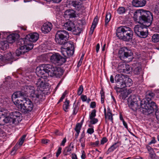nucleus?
Returning <instances> with one entry per match:
<instances>
[{
	"label": "nucleus",
	"instance_id": "16",
	"mask_svg": "<svg viewBox=\"0 0 159 159\" xmlns=\"http://www.w3.org/2000/svg\"><path fill=\"white\" fill-rule=\"evenodd\" d=\"M61 52L62 54L66 57L67 58L72 56L74 52V48L73 46L71 45L70 47H68L66 48L61 47Z\"/></svg>",
	"mask_w": 159,
	"mask_h": 159
},
{
	"label": "nucleus",
	"instance_id": "10",
	"mask_svg": "<svg viewBox=\"0 0 159 159\" xmlns=\"http://www.w3.org/2000/svg\"><path fill=\"white\" fill-rule=\"evenodd\" d=\"M50 67L49 70V77L60 78L63 75V71L61 67H54L50 64Z\"/></svg>",
	"mask_w": 159,
	"mask_h": 159
},
{
	"label": "nucleus",
	"instance_id": "60",
	"mask_svg": "<svg viewBox=\"0 0 159 159\" xmlns=\"http://www.w3.org/2000/svg\"><path fill=\"white\" fill-rule=\"evenodd\" d=\"M147 148L149 151V153L152 152H154L153 149L149 146H147Z\"/></svg>",
	"mask_w": 159,
	"mask_h": 159
},
{
	"label": "nucleus",
	"instance_id": "55",
	"mask_svg": "<svg viewBox=\"0 0 159 159\" xmlns=\"http://www.w3.org/2000/svg\"><path fill=\"white\" fill-rule=\"evenodd\" d=\"M84 56V55L82 54L79 61L78 63V64L77 65V66L78 67H79L81 65L82 63V60L83 59Z\"/></svg>",
	"mask_w": 159,
	"mask_h": 159
},
{
	"label": "nucleus",
	"instance_id": "32",
	"mask_svg": "<svg viewBox=\"0 0 159 159\" xmlns=\"http://www.w3.org/2000/svg\"><path fill=\"white\" fill-rule=\"evenodd\" d=\"M123 84H124L125 85V86H124V88L129 87L132 84V80L131 79L127 77V75H125V79H124V81Z\"/></svg>",
	"mask_w": 159,
	"mask_h": 159
},
{
	"label": "nucleus",
	"instance_id": "3",
	"mask_svg": "<svg viewBox=\"0 0 159 159\" xmlns=\"http://www.w3.org/2000/svg\"><path fill=\"white\" fill-rule=\"evenodd\" d=\"M133 33L131 29L127 26H121L116 30V34L120 39L128 41L132 39Z\"/></svg>",
	"mask_w": 159,
	"mask_h": 159
},
{
	"label": "nucleus",
	"instance_id": "30",
	"mask_svg": "<svg viewBox=\"0 0 159 159\" xmlns=\"http://www.w3.org/2000/svg\"><path fill=\"white\" fill-rule=\"evenodd\" d=\"M104 113L105 118L106 119H107L108 120H110L112 122H113V118L112 117V115L109 109H108L107 112V113L106 109L105 108L104 109Z\"/></svg>",
	"mask_w": 159,
	"mask_h": 159
},
{
	"label": "nucleus",
	"instance_id": "64",
	"mask_svg": "<svg viewBox=\"0 0 159 159\" xmlns=\"http://www.w3.org/2000/svg\"><path fill=\"white\" fill-rule=\"evenodd\" d=\"M96 107V103L95 102H92L90 104V107L92 108H94Z\"/></svg>",
	"mask_w": 159,
	"mask_h": 159
},
{
	"label": "nucleus",
	"instance_id": "7",
	"mask_svg": "<svg viewBox=\"0 0 159 159\" xmlns=\"http://www.w3.org/2000/svg\"><path fill=\"white\" fill-rule=\"evenodd\" d=\"M39 37V35L36 33H30L27 35L24 39H21L18 41V44L20 45V43L27 44L29 47L32 45L33 48V44L32 42H35Z\"/></svg>",
	"mask_w": 159,
	"mask_h": 159
},
{
	"label": "nucleus",
	"instance_id": "56",
	"mask_svg": "<svg viewBox=\"0 0 159 159\" xmlns=\"http://www.w3.org/2000/svg\"><path fill=\"white\" fill-rule=\"evenodd\" d=\"M108 141L106 137H103L101 141V144L103 145L106 143Z\"/></svg>",
	"mask_w": 159,
	"mask_h": 159
},
{
	"label": "nucleus",
	"instance_id": "43",
	"mask_svg": "<svg viewBox=\"0 0 159 159\" xmlns=\"http://www.w3.org/2000/svg\"><path fill=\"white\" fill-rule=\"evenodd\" d=\"M73 114L75 115L77 113L79 109V107L77 105L74 104L73 106Z\"/></svg>",
	"mask_w": 159,
	"mask_h": 159
},
{
	"label": "nucleus",
	"instance_id": "44",
	"mask_svg": "<svg viewBox=\"0 0 159 159\" xmlns=\"http://www.w3.org/2000/svg\"><path fill=\"white\" fill-rule=\"evenodd\" d=\"M26 135H24L19 140V144L20 146H21L23 143L26 137Z\"/></svg>",
	"mask_w": 159,
	"mask_h": 159
},
{
	"label": "nucleus",
	"instance_id": "29",
	"mask_svg": "<svg viewBox=\"0 0 159 159\" xmlns=\"http://www.w3.org/2000/svg\"><path fill=\"white\" fill-rule=\"evenodd\" d=\"M19 35L16 34H13L9 35L7 37L8 43H14L19 38Z\"/></svg>",
	"mask_w": 159,
	"mask_h": 159
},
{
	"label": "nucleus",
	"instance_id": "49",
	"mask_svg": "<svg viewBox=\"0 0 159 159\" xmlns=\"http://www.w3.org/2000/svg\"><path fill=\"white\" fill-rule=\"evenodd\" d=\"M83 88L82 85L80 86L77 92V94L79 95H81L83 91Z\"/></svg>",
	"mask_w": 159,
	"mask_h": 159
},
{
	"label": "nucleus",
	"instance_id": "11",
	"mask_svg": "<svg viewBox=\"0 0 159 159\" xmlns=\"http://www.w3.org/2000/svg\"><path fill=\"white\" fill-rule=\"evenodd\" d=\"M139 98L134 95H131L128 98L129 107L134 111L136 110L140 103Z\"/></svg>",
	"mask_w": 159,
	"mask_h": 159
},
{
	"label": "nucleus",
	"instance_id": "12",
	"mask_svg": "<svg viewBox=\"0 0 159 159\" xmlns=\"http://www.w3.org/2000/svg\"><path fill=\"white\" fill-rule=\"evenodd\" d=\"M51 61L57 65H61L66 61V58L62 57L58 53L53 54L50 57Z\"/></svg>",
	"mask_w": 159,
	"mask_h": 159
},
{
	"label": "nucleus",
	"instance_id": "27",
	"mask_svg": "<svg viewBox=\"0 0 159 159\" xmlns=\"http://www.w3.org/2000/svg\"><path fill=\"white\" fill-rule=\"evenodd\" d=\"M146 3V0H133L132 2L133 5L136 7H143Z\"/></svg>",
	"mask_w": 159,
	"mask_h": 159
},
{
	"label": "nucleus",
	"instance_id": "63",
	"mask_svg": "<svg viewBox=\"0 0 159 159\" xmlns=\"http://www.w3.org/2000/svg\"><path fill=\"white\" fill-rule=\"evenodd\" d=\"M85 133L84 131L81 134V137L80 139V142H82V139L85 137Z\"/></svg>",
	"mask_w": 159,
	"mask_h": 159
},
{
	"label": "nucleus",
	"instance_id": "40",
	"mask_svg": "<svg viewBox=\"0 0 159 159\" xmlns=\"http://www.w3.org/2000/svg\"><path fill=\"white\" fill-rule=\"evenodd\" d=\"M149 154V159H159V157L157 156L154 152Z\"/></svg>",
	"mask_w": 159,
	"mask_h": 159
},
{
	"label": "nucleus",
	"instance_id": "14",
	"mask_svg": "<svg viewBox=\"0 0 159 159\" xmlns=\"http://www.w3.org/2000/svg\"><path fill=\"white\" fill-rule=\"evenodd\" d=\"M17 45L21 46L19 49H17L16 52V55L18 56H19L21 55L24 54L25 52L33 48V47L32 45H30L29 47L27 44H23V43H20V45L18 44V42Z\"/></svg>",
	"mask_w": 159,
	"mask_h": 159
},
{
	"label": "nucleus",
	"instance_id": "19",
	"mask_svg": "<svg viewBox=\"0 0 159 159\" xmlns=\"http://www.w3.org/2000/svg\"><path fill=\"white\" fill-rule=\"evenodd\" d=\"M125 76V75H122V74H118L116 75L115 77V80L117 86L124 88L125 85L123 83H124Z\"/></svg>",
	"mask_w": 159,
	"mask_h": 159
},
{
	"label": "nucleus",
	"instance_id": "1",
	"mask_svg": "<svg viewBox=\"0 0 159 159\" xmlns=\"http://www.w3.org/2000/svg\"><path fill=\"white\" fill-rule=\"evenodd\" d=\"M21 114L19 112L15 111L9 114L8 111L4 108H0V125L6 123L17 125L22 120Z\"/></svg>",
	"mask_w": 159,
	"mask_h": 159
},
{
	"label": "nucleus",
	"instance_id": "4",
	"mask_svg": "<svg viewBox=\"0 0 159 159\" xmlns=\"http://www.w3.org/2000/svg\"><path fill=\"white\" fill-rule=\"evenodd\" d=\"M18 109L24 113L30 112L33 108L34 105L32 102L29 98H24L22 99L20 103L17 106Z\"/></svg>",
	"mask_w": 159,
	"mask_h": 159
},
{
	"label": "nucleus",
	"instance_id": "5",
	"mask_svg": "<svg viewBox=\"0 0 159 159\" xmlns=\"http://www.w3.org/2000/svg\"><path fill=\"white\" fill-rule=\"evenodd\" d=\"M69 38L68 32L65 30H60L57 31L55 35L56 42L60 45L67 44V41Z\"/></svg>",
	"mask_w": 159,
	"mask_h": 159
},
{
	"label": "nucleus",
	"instance_id": "33",
	"mask_svg": "<svg viewBox=\"0 0 159 159\" xmlns=\"http://www.w3.org/2000/svg\"><path fill=\"white\" fill-rule=\"evenodd\" d=\"M69 101L66 99L64 102V104L63 106V110L66 112L68 111V109L69 108Z\"/></svg>",
	"mask_w": 159,
	"mask_h": 159
},
{
	"label": "nucleus",
	"instance_id": "48",
	"mask_svg": "<svg viewBox=\"0 0 159 159\" xmlns=\"http://www.w3.org/2000/svg\"><path fill=\"white\" fill-rule=\"evenodd\" d=\"M90 122L92 125H94L97 123L98 121V120L97 118L95 117L91 119H90Z\"/></svg>",
	"mask_w": 159,
	"mask_h": 159
},
{
	"label": "nucleus",
	"instance_id": "25",
	"mask_svg": "<svg viewBox=\"0 0 159 159\" xmlns=\"http://www.w3.org/2000/svg\"><path fill=\"white\" fill-rule=\"evenodd\" d=\"M64 17L66 19L73 18L75 16V11L71 10H66L64 13Z\"/></svg>",
	"mask_w": 159,
	"mask_h": 159
},
{
	"label": "nucleus",
	"instance_id": "15",
	"mask_svg": "<svg viewBox=\"0 0 159 159\" xmlns=\"http://www.w3.org/2000/svg\"><path fill=\"white\" fill-rule=\"evenodd\" d=\"M142 107L145 109L148 112L152 113L157 109V106L155 102H148V103L141 105Z\"/></svg>",
	"mask_w": 159,
	"mask_h": 159
},
{
	"label": "nucleus",
	"instance_id": "52",
	"mask_svg": "<svg viewBox=\"0 0 159 159\" xmlns=\"http://www.w3.org/2000/svg\"><path fill=\"white\" fill-rule=\"evenodd\" d=\"M66 95V92L65 91L63 93L62 95L59 100L57 104H59L60 102L62 101L63 99L65 98Z\"/></svg>",
	"mask_w": 159,
	"mask_h": 159
},
{
	"label": "nucleus",
	"instance_id": "2",
	"mask_svg": "<svg viewBox=\"0 0 159 159\" xmlns=\"http://www.w3.org/2000/svg\"><path fill=\"white\" fill-rule=\"evenodd\" d=\"M134 18L135 21L149 27L152 23L153 15L149 11L142 10L136 11L134 14Z\"/></svg>",
	"mask_w": 159,
	"mask_h": 159
},
{
	"label": "nucleus",
	"instance_id": "39",
	"mask_svg": "<svg viewBox=\"0 0 159 159\" xmlns=\"http://www.w3.org/2000/svg\"><path fill=\"white\" fill-rule=\"evenodd\" d=\"M1 44L2 45L1 48L3 50H5L7 47H8V44L7 41H4L1 42Z\"/></svg>",
	"mask_w": 159,
	"mask_h": 159
},
{
	"label": "nucleus",
	"instance_id": "26",
	"mask_svg": "<svg viewBox=\"0 0 159 159\" xmlns=\"http://www.w3.org/2000/svg\"><path fill=\"white\" fill-rule=\"evenodd\" d=\"M74 148L73 143H71L69 146L66 147L65 148L63 152V154L65 156L70 154L73 150Z\"/></svg>",
	"mask_w": 159,
	"mask_h": 159
},
{
	"label": "nucleus",
	"instance_id": "28",
	"mask_svg": "<svg viewBox=\"0 0 159 159\" xmlns=\"http://www.w3.org/2000/svg\"><path fill=\"white\" fill-rule=\"evenodd\" d=\"M120 144V142L118 141L116 143H115L111 145L110 148H109L107 151L106 152L107 154H108L110 152H113L116 148H118Z\"/></svg>",
	"mask_w": 159,
	"mask_h": 159
},
{
	"label": "nucleus",
	"instance_id": "35",
	"mask_svg": "<svg viewBox=\"0 0 159 159\" xmlns=\"http://www.w3.org/2000/svg\"><path fill=\"white\" fill-rule=\"evenodd\" d=\"M155 96L154 93L151 91H148L146 93V98L151 99Z\"/></svg>",
	"mask_w": 159,
	"mask_h": 159
},
{
	"label": "nucleus",
	"instance_id": "22",
	"mask_svg": "<svg viewBox=\"0 0 159 159\" xmlns=\"http://www.w3.org/2000/svg\"><path fill=\"white\" fill-rule=\"evenodd\" d=\"M64 26L65 29L69 31L74 32L76 30L75 24L72 21H69L65 23Z\"/></svg>",
	"mask_w": 159,
	"mask_h": 159
},
{
	"label": "nucleus",
	"instance_id": "62",
	"mask_svg": "<svg viewBox=\"0 0 159 159\" xmlns=\"http://www.w3.org/2000/svg\"><path fill=\"white\" fill-rule=\"evenodd\" d=\"M81 152L82 155L81 156V158L82 159H85L86 158L85 152L84 151H82Z\"/></svg>",
	"mask_w": 159,
	"mask_h": 159
},
{
	"label": "nucleus",
	"instance_id": "18",
	"mask_svg": "<svg viewBox=\"0 0 159 159\" xmlns=\"http://www.w3.org/2000/svg\"><path fill=\"white\" fill-rule=\"evenodd\" d=\"M25 94L23 92L17 91L15 92L12 95V100L14 103L17 106L20 103L21 99H17V98H20L21 97L24 96Z\"/></svg>",
	"mask_w": 159,
	"mask_h": 159
},
{
	"label": "nucleus",
	"instance_id": "20",
	"mask_svg": "<svg viewBox=\"0 0 159 159\" xmlns=\"http://www.w3.org/2000/svg\"><path fill=\"white\" fill-rule=\"evenodd\" d=\"M52 27V24L50 22L44 23L41 28L42 32L44 34H47L49 32Z\"/></svg>",
	"mask_w": 159,
	"mask_h": 159
},
{
	"label": "nucleus",
	"instance_id": "31",
	"mask_svg": "<svg viewBox=\"0 0 159 159\" xmlns=\"http://www.w3.org/2000/svg\"><path fill=\"white\" fill-rule=\"evenodd\" d=\"M33 87L34 86H32L25 85L22 87L21 92H23V93L25 94L24 95H26L28 93H30L31 89H33Z\"/></svg>",
	"mask_w": 159,
	"mask_h": 159
},
{
	"label": "nucleus",
	"instance_id": "21",
	"mask_svg": "<svg viewBox=\"0 0 159 159\" xmlns=\"http://www.w3.org/2000/svg\"><path fill=\"white\" fill-rule=\"evenodd\" d=\"M45 80L41 78H39L35 83L38 89H42V91L43 92V90L45 89L46 82Z\"/></svg>",
	"mask_w": 159,
	"mask_h": 159
},
{
	"label": "nucleus",
	"instance_id": "46",
	"mask_svg": "<svg viewBox=\"0 0 159 159\" xmlns=\"http://www.w3.org/2000/svg\"><path fill=\"white\" fill-rule=\"evenodd\" d=\"M123 87H121L120 86H116L114 87V89L116 90V92L118 93H121L124 90L122 89Z\"/></svg>",
	"mask_w": 159,
	"mask_h": 159
},
{
	"label": "nucleus",
	"instance_id": "24",
	"mask_svg": "<svg viewBox=\"0 0 159 159\" xmlns=\"http://www.w3.org/2000/svg\"><path fill=\"white\" fill-rule=\"evenodd\" d=\"M70 1V4L72 5L78 11L80 10L82 7L81 3L79 2V0H67Z\"/></svg>",
	"mask_w": 159,
	"mask_h": 159
},
{
	"label": "nucleus",
	"instance_id": "59",
	"mask_svg": "<svg viewBox=\"0 0 159 159\" xmlns=\"http://www.w3.org/2000/svg\"><path fill=\"white\" fill-rule=\"evenodd\" d=\"M82 101L83 102H85L87 100V96L86 95H82L81 97Z\"/></svg>",
	"mask_w": 159,
	"mask_h": 159
},
{
	"label": "nucleus",
	"instance_id": "45",
	"mask_svg": "<svg viewBox=\"0 0 159 159\" xmlns=\"http://www.w3.org/2000/svg\"><path fill=\"white\" fill-rule=\"evenodd\" d=\"M98 17L97 16H96L93 20L91 27L95 28L98 23Z\"/></svg>",
	"mask_w": 159,
	"mask_h": 159
},
{
	"label": "nucleus",
	"instance_id": "17",
	"mask_svg": "<svg viewBox=\"0 0 159 159\" xmlns=\"http://www.w3.org/2000/svg\"><path fill=\"white\" fill-rule=\"evenodd\" d=\"M118 70L120 73H129V71L130 70V66L125 63L121 62L119 63L118 66Z\"/></svg>",
	"mask_w": 159,
	"mask_h": 159
},
{
	"label": "nucleus",
	"instance_id": "58",
	"mask_svg": "<svg viewBox=\"0 0 159 159\" xmlns=\"http://www.w3.org/2000/svg\"><path fill=\"white\" fill-rule=\"evenodd\" d=\"M62 150V148L61 147H59L58 148V149L57 151V152L56 153V157H58V156L60 155V154L61 153V150Z\"/></svg>",
	"mask_w": 159,
	"mask_h": 159
},
{
	"label": "nucleus",
	"instance_id": "61",
	"mask_svg": "<svg viewBox=\"0 0 159 159\" xmlns=\"http://www.w3.org/2000/svg\"><path fill=\"white\" fill-rule=\"evenodd\" d=\"M156 142V141L155 139V137H153L152 138V140L151 141L148 143L149 145H151L152 144L155 143Z\"/></svg>",
	"mask_w": 159,
	"mask_h": 159
},
{
	"label": "nucleus",
	"instance_id": "50",
	"mask_svg": "<svg viewBox=\"0 0 159 159\" xmlns=\"http://www.w3.org/2000/svg\"><path fill=\"white\" fill-rule=\"evenodd\" d=\"M99 142L98 140H97L94 142H91L90 145L93 147H98L99 145Z\"/></svg>",
	"mask_w": 159,
	"mask_h": 159
},
{
	"label": "nucleus",
	"instance_id": "41",
	"mask_svg": "<svg viewBox=\"0 0 159 159\" xmlns=\"http://www.w3.org/2000/svg\"><path fill=\"white\" fill-rule=\"evenodd\" d=\"M4 57L7 60H10L13 58V56L11 52H9L4 54Z\"/></svg>",
	"mask_w": 159,
	"mask_h": 159
},
{
	"label": "nucleus",
	"instance_id": "8",
	"mask_svg": "<svg viewBox=\"0 0 159 159\" xmlns=\"http://www.w3.org/2000/svg\"><path fill=\"white\" fill-rule=\"evenodd\" d=\"M148 27L143 24L136 25L134 28V31L139 37L145 38L148 35L147 28Z\"/></svg>",
	"mask_w": 159,
	"mask_h": 159
},
{
	"label": "nucleus",
	"instance_id": "54",
	"mask_svg": "<svg viewBox=\"0 0 159 159\" xmlns=\"http://www.w3.org/2000/svg\"><path fill=\"white\" fill-rule=\"evenodd\" d=\"M94 132L93 127L91 128H89L87 130V133L90 134H92Z\"/></svg>",
	"mask_w": 159,
	"mask_h": 159
},
{
	"label": "nucleus",
	"instance_id": "47",
	"mask_svg": "<svg viewBox=\"0 0 159 159\" xmlns=\"http://www.w3.org/2000/svg\"><path fill=\"white\" fill-rule=\"evenodd\" d=\"M96 116V111L95 109L93 110L89 115V118H94Z\"/></svg>",
	"mask_w": 159,
	"mask_h": 159
},
{
	"label": "nucleus",
	"instance_id": "38",
	"mask_svg": "<svg viewBox=\"0 0 159 159\" xmlns=\"http://www.w3.org/2000/svg\"><path fill=\"white\" fill-rule=\"evenodd\" d=\"M152 41L154 43L157 42L159 41V34H155L152 37Z\"/></svg>",
	"mask_w": 159,
	"mask_h": 159
},
{
	"label": "nucleus",
	"instance_id": "34",
	"mask_svg": "<svg viewBox=\"0 0 159 159\" xmlns=\"http://www.w3.org/2000/svg\"><path fill=\"white\" fill-rule=\"evenodd\" d=\"M111 19V14L109 12L106 13V15L105 19V26L107 27V25L108 22L110 21Z\"/></svg>",
	"mask_w": 159,
	"mask_h": 159
},
{
	"label": "nucleus",
	"instance_id": "37",
	"mask_svg": "<svg viewBox=\"0 0 159 159\" xmlns=\"http://www.w3.org/2000/svg\"><path fill=\"white\" fill-rule=\"evenodd\" d=\"M126 10L125 8L124 7H119L117 10V13L120 14L122 15L125 13Z\"/></svg>",
	"mask_w": 159,
	"mask_h": 159
},
{
	"label": "nucleus",
	"instance_id": "51",
	"mask_svg": "<svg viewBox=\"0 0 159 159\" xmlns=\"http://www.w3.org/2000/svg\"><path fill=\"white\" fill-rule=\"evenodd\" d=\"M154 11L156 13H159V2L156 3Z\"/></svg>",
	"mask_w": 159,
	"mask_h": 159
},
{
	"label": "nucleus",
	"instance_id": "6",
	"mask_svg": "<svg viewBox=\"0 0 159 159\" xmlns=\"http://www.w3.org/2000/svg\"><path fill=\"white\" fill-rule=\"evenodd\" d=\"M50 66L49 64H43L38 66L36 69L37 75L44 79L49 77V70Z\"/></svg>",
	"mask_w": 159,
	"mask_h": 159
},
{
	"label": "nucleus",
	"instance_id": "13",
	"mask_svg": "<svg viewBox=\"0 0 159 159\" xmlns=\"http://www.w3.org/2000/svg\"><path fill=\"white\" fill-rule=\"evenodd\" d=\"M30 95L32 98L39 100L42 101L44 99L42 89L35 90L34 87L33 89H31Z\"/></svg>",
	"mask_w": 159,
	"mask_h": 159
},
{
	"label": "nucleus",
	"instance_id": "23",
	"mask_svg": "<svg viewBox=\"0 0 159 159\" xmlns=\"http://www.w3.org/2000/svg\"><path fill=\"white\" fill-rule=\"evenodd\" d=\"M133 72L135 75H138L142 73L141 66L139 63H136L132 69Z\"/></svg>",
	"mask_w": 159,
	"mask_h": 159
},
{
	"label": "nucleus",
	"instance_id": "57",
	"mask_svg": "<svg viewBox=\"0 0 159 159\" xmlns=\"http://www.w3.org/2000/svg\"><path fill=\"white\" fill-rule=\"evenodd\" d=\"M156 118L159 123V109H157L156 111Z\"/></svg>",
	"mask_w": 159,
	"mask_h": 159
},
{
	"label": "nucleus",
	"instance_id": "42",
	"mask_svg": "<svg viewBox=\"0 0 159 159\" xmlns=\"http://www.w3.org/2000/svg\"><path fill=\"white\" fill-rule=\"evenodd\" d=\"M82 126V124H80V123H78L76 124L75 128V130L76 132H80L81 128Z\"/></svg>",
	"mask_w": 159,
	"mask_h": 159
},
{
	"label": "nucleus",
	"instance_id": "9",
	"mask_svg": "<svg viewBox=\"0 0 159 159\" xmlns=\"http://www.w3.org/2000/svg\"><path fill=\"white\" fill-rule=\"evenodd\" d=\"M132 55L131 51L126 47L121 48L118 52L119 57L120 59L122 60L123 59L129 58V60L128 61H132Z\"/></svg>",
	"mask_w": 159,
	"mask_h": 159
},
{
	"label": "nucleus",
	"instance_id": "53",
	"mask_svg": "<svg viewBox=\"0 0 159 159\" xmlns=\"http://www.w3.org/2000/svg\"><path fill=\"white\" fill-rule=\"evenodd\" d=\"M17 150V148L16 146H15L13 148L11 152V154L12 155H15Z\"/></svg>",
	"mask_w": 159,
	"mask_h": 159
},
{
	"label": "nucleus",
	"instance_id": "36",
	"mask_svg": "<svg viewBox=\"0 0 159 159\" xmlns=\"http://www.w3.org/2000/svg\"><path fill=\"white\" fill-rule=\"evenodd\" d=\"M128 95V92L126 90H123V91L120 93V99L124 100L126 98Z\"/></svg>",
	"mask_w": 159,
	"mask_h": 159
}]
</instances>
